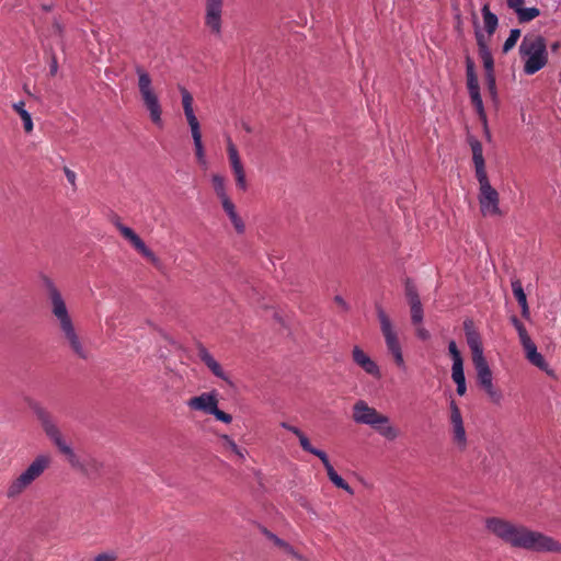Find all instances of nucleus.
I'll list each match as a JSON object with an SVG mask.
<instances>
[{
	"label": "nucleus",
	"instance_id": "nucleus-50",
	"mask_svg": "<svg viewBox=\"0 0 561 561\" xmlns=\"http://www.w3.org/2000/svg\"><path fill=\"white\" fill-rule=\"evenodd\" d=\"M456 386H457V388H456L457 393L459 396H465L466 391H467L466 381L465 382L456 383Z\"/></svg>",
	"mask_w": 561,
	"mask_h": 561
},
{
	"label": "nucleus",
	"instance_id": "nucleus-36",
	"mask_svg": "<svg viewBox=\"0 0 561 561\" xmlns=\"http://www.w3.org/2000/svg\"><path fill=\"white\" fill-rule=\"evenodd\" d=\"M526 358L536 367L539 369L546 371L547 374H550L548 363L543 358V356L537 351H533L529 353Z\"/></svg>",
	"mask_w": 561,
	"mask_h": 561
},
{
	"label": "nucleus",
	"instance_id": "nucleus-38",
	"mask_svg": "<svg viewBox=\"0 0 561 561\" xmlns=\"http://www.w3.org/2000/svg\"><path fill=\"white\" fill-rule=\"evenodd\" d=\"M467 85L468 90H474V88H479L478 79L473 70V64L470 59L467 60Z\"/></svg>",
	"mask_w": 561,
	"mask_h": 561
},
{
	"label": "nucleus",
	"instance_id": "nucleus-26",
	"mask_svg": "<svg viewBox=\"0 0 561 561\" xmlns=\"http://www.w3.org/2000/svg\"><path fill=\"white\" fill-rule=\"evenodd\" d=\"M481 12L483 18L484 31L486 32L485 36L489 39L496 31V27L499 25V19L494 13L490 11V7L488 3H485L482 7Z\"/></svg>",
	"mask_w": 561,
	"mask_h": 561
},
{
	"label": "nucleus",
	"instance_id": "nucleus-35",
	"mask_svg": "<svg viewBox=\"0 0 561 561\" xmlns=\"http://www.w3.org/2000/svg\"><path fill=\"white\" fill-rule=\"evenodd\" d=\"M221 446L234 454L239 459L244 460L245 456L243 450L236 444V442L228 435H221Z\"/></svg>",
	"mask_w": 561,
	"mask_h": 561
},
{
	"label": "nucleus",
	"instance_id": "nucleus-20",
	"mask_svg": "<svg viewBox=\"0 0 561 561\" xmlns=\"http://www.w3.org/2000/svg\"><path fill=\"white\" fill-rule=\"evenodd\" d=\"M352 357L354 363L359 366L368 375L379 378L380 369L375 360L370 358L359 346H354L352 351Z\"/></svg>",
	"mask_w": 561,
	"mask_h": 561
},
{
	"label": "nucleus",
	"instance_id": "nucleus-10",
	"mask_svg": "<svg viewBox=\"0 0 561 561\" xmlns=\"http://www.w3.org/2000/svg\"><path fill=\"white\" fill-rule=\"evenodd\" d=\"M479 182L478 201L480 211L484 217L501 216L500 209V195L499 192L491 185L488 174L476 175Z\"/></svg>",
	"mask_w": 561,
	"mask_h": 561
},
{
	"label": "nucleus",
	"instance_id": "nucleus-14",
	"mask_svg": "<svg viewBox=\"0 0 561 561\" xmlns=\"http://www.w3.org/2000/svg\"><path fill=\"white\" fill-rule=\"evenodd\" d=\"M227 153L231 171L234 175L236 186L239 191L245 192L249 184L247 181L244 165L241 161L237 146L230 138H227Z\"/></svg>",
	"mask_w": 561,
	"mask_h": 561
},
{
	"label": "nucleus",
	"instance_id": "nucleus-1",
	"mask_svg": "<svg viewBox=\"0 0 561 561\" xmlns=\"http://www.w3.org/2000/svg\"><path fill=\"white\" fill-rule=\"evenodd\" d=\"M485 530L494 538L514 549L538 553H560L561 542L524 524L490 516L484 519Z\"/></svg>",
	"mask_w": 561,
	"mask_h": 561
},
{
	"label": "nucleus",
	"instance_id": "nucleus-4",
	"mask_svg": "<svg viewBox=\"0 0 561 561\" xmlns=\"http://www.w3.org/2000/svg\"><path fill=\"white\" fill-rule=\"evenodd\" d=\"M352 419L356 424L370 426L387 440H396L400 435L399 428L392 424L388 415L377 411L364 400L354 403Z\"/></svg>",
	"mask_w": 561,
	"mask_h": 561
},
{
	"label": "nucleus",
	"instance_id": "nucleus-51",
	"mask_svg": "<svg viewBox=\"0 0 561 561\" xmlns=\"http://www.w3.org/2000/svg\"><path fill=\"white\" fill-rule=\"evenodd\" d=\"M57 70H58V64H57L56 58L54 57L50 62V67H49L50 75L55 76L57 73Z\"/></svg>",
	"mask_w": 561,
	"mask_h": 561
},
{
	"label": "nucleus",
	"instance_id": "nucleus-30",
	"mask_svg": "<svg viewBox=\"0 0 561 561\" xmlns=\"http://www.w3.org/2000/svg\"><path fill=\"white\" fill-rule=\"evenodd\" d=\"M512 290H513V294H514L517 302L519 304V306L522 308V314L524 317H528L529 308H528L526 294L524 293L522 283L519 280L512 282Z\"/></svg>",
	"mask_w": 561,
	"mask_h": 561
},
{
	"label": "nucleus",
	"instance_id": "nucleus-7",
	"mask_svg": "<svg viewBox=\"0 0 561 561\" xmlns=\"http://www.w3.org/2000/svg\"><path fill=\"white\" fill-rule=\"evenodd\" d=\"M51 457L48 454H41L11 481L7 490L9 499H15L21 495L44 471L50 466Z\"/></svg>",
	"mask_w": 561,
	"mask_h": 561
},
{
	"label": "nucleus",
	"instance_id": "nucleus-2",
	"mask_svg": "<svg viewBox=\"0 0 561 561\" xmlns=\"http://www.w3.org/2000/svg\"><path fill=\"white\" fill-rule=\"evenodd\" d=\"M31 409L47 439L65 456L72 469L80 471L89 479H96L101 476L103 469L102 461L90 456L81 459L64 435L57 419L48 409L39 403H33Z\"/></svg>",
	"mask_w": 561,
	"mask_h": 561
},
{
	"label": "nucleus",
	"instance_id": "nucleus-16",
	"mask_svg": "<svg viewBox=\"0 0 561 561\" xmlns=\"http://www.w3.org/2000/svg\"><path fill=\"white\" fill-rule=\"evenodd\" d=\"M115 227L117 228L122 237L125 240H127L134 247V249L137 252H139L144 257H146L153 264H157L159 262V259L153 253V251L146 245L142 239L131 228L123 225L119 220L115 221Z\"/></svg>",
	"mask_w": 561,
	"mask_h": 561
},
{
	"label": "nucleus",
	"instance_id": "nucleus-34",
	"mask_svg": "<svg viewBox=\"0 0 561 561\" xmlns=\"http://www.w3.org/2000/svg\"><path fill=\"white\" fill-rule=\"evenodd\" d=\"M515 14L519 23H528L540 15V10L536 7H523Z\"/></svg>",
	"mask_w": 561,
	"mask_h": 561
},
{
	"label": "nucleus",
	"instance_id": "nucleus-32",
	"mask_svg": "<svg viewBox=\"0 0 561 561\" xmlns=\"http://www.w3.org/2000/svg\"><path fill=\"white\" fill-rule=\"evenodd\" d=\"M13 110L20 115L23 121L24 130L31 133L33 130V121L31 114L25 110V103L20 101L13 104Z\"/></svg>",
	"mask_w": 561,
	"mask_h": 561
},
{
	"label": "nucleus",
	"instance_id": "nucleus-27",
	"mask_svg": "<svg viewBox=\"0 0 561 561\" xmlns=\"http://www.w3.org/2000/svg\"><path fill=\"white\" fill-rule=\"evenodd\" d=\"M280 426L289 432H291L299 440L300 447L309 453L312 454L317 448L313 447L307 437V435L298 427L290 425L287 422H282Z\"/></svg>",
	"mask_w": 561,
	"mask_h": 561
},
{
	"label": "nucleus",
	"instance_id": "nucleus-11",
	"mask_svg": "<svg viewBox=\"0 0 561 561\" xmlns=\"http://www.w3.org/2000/svg\"><path fill=\"white\" fill-rule=\"evenodd\" d=\"M187 407L192 410L214 415L216 420L226 424L232 422V416L230 414L218 409V399L215 391L203 392L199 396L191 398L187 401Z\"/></svg>",
	"mask_w": 561,
	"mask_h": 561
},
{
	"label": "nucleus",
	"instance_id": "nucleus-45",
	"mask_svg": "<svg viewBox=\"0 0 561 561\" xmlns=\"http://www.w3.org/2000/svg\"><path fill=\"white\" fill-rule=\"evenodd\" d=\"M413 325L415 328V334L420 340L427 341L431 337L428 330L424 328L423 323Z\"/></svg>",
	"mask_w": 561,
	"mask_h": 561
},
{
	"label": "nucleus",
	"instance_id": "nucleus-17",
	"mask_svg": "<svg viewBox=\"0 0 561 561\" xmlns=\"http://www.w3.org/2000/svg\"><path fill=\"white\" fill-rule=\"evenodd\" d=\"M449 410L450 432L453 440L460 449H465L467 446V434L463 426L460 409L454 400L449 402Z\"/></svg>",
	"mask_w": 561,
	"mask_h": 561
},
{
	"label": "nucleus",
	"instance_id": "nucleus-21",
	"mask_svg": "<svg viewBox=\"0 0 561 561\" xmlns=\"http://www.w3.org/2000/svg\"><path fill=\"white\" fill-rule=\"evenodd\" d=\"M197 355L199 359L205 364V366L219 379L227 381L230 383L229 376L224 370L221 365L216 360V358L209 353V351L199 345L197 348Z\"/></svg>",
	"mask_w": 561,
	"mask_h": 561
},
{
	"label": "nucleus",
	"instance_id": "nucleus-53",
	"mask_svg": "<svg viewBox=\"0 0 561 561\" xmlns=\"http://www.w3.org/2000/svg\"><path fill=\"white\" fill-rule=\"evenodd\" d=\"M483 126H484L485 136H486L488 139H490L491 135H490V131H489V128H488V122L485 124H483Z\"/></svg>",
	"mask_w": 561,
	"mask_h": 561
},
{
	"label": "nucleus",
	"instance_id": "nucleus-39",
	"mask_svg": "<svg viewBox=\"0 0 561 561\" xmlns=\"http://www.w3.org/2000/svg\"><path fill=\"white\" fill-rule=\"evenodd\" d=\"M520 37V30L513 28L510 32V36L506 38L504 45H503V51L508 53L517 43V41Z\"/></svg>",
	"mask_w": 561,
	"mask_h": 561
},
{
	"label": "nucleus",
	"instance_id": "nucleus-33",
	"mask_svg": "<svg viewBox=\"0 0 561 561\" xmlns=\"http://www.w3.org/2000/svg\"><path fill=\"white\" fill-rule=\"evenodd\" d=\"M469 94H470V99H471V102L479 115V118L481 119V122L483 124L486 123V115H485V112H484V106H483V102H482V98L480 95V89L479 88H474V90H469Z\"/></svg>",
	"mask_w": 561,
	"mask_h": 561
},
{
	"label": "nucleus",
	"instance_id": "nucleus-48",
	"mask_svg": "<svg viewBox=\"0 0 561 561\" xmlns=\"http://www.w3.org/2000/svg\"><path fill=\"white\" fill-rule=\"evenodd\" d=\"M115 560H116V556L113 552L100 553L93 559V561H115Z\"/></svg>",
	"mask_w": 561,
	"mask_h": 561
},
{
	"label": "nucleus",
	"instance_id": "nucleus-22",
	"mask_svg": "<svg viewBox=\"0 0 561 561\" xmlns=\"http://www.w3.org/2000/svg\"><path fill=\"white\" fill-rule=\"evenodd\" d=\"M468 346L472 353V360L483 358V348L479 333L473 329L471 321L463 323Z\"/></svg>",
	"mask_w": 561,
	"mask_h": 561
},
{
	"label": "nucleus",
	"instance_id": "nucleus-15",
	"mask_svg": "<svg viewBox=\"0 0 561 561\" xmlns=\"http://www.w3.org/2000/svg\"><path fill=\"white\" fill-rule=\"evenodd\" d=\"M224 0H205V25L215 36L221 35Z\"/></svg>",
	"mask_w": 561,
	"mask_h": 561
},
{
	"label": "nucleus",
	"instance_id": "nucleus-47",
	"mask_svg": "<svg viewBox=\"0 0 561 561\" xmlns=\"http://www.w3.org/2000/svg\"><path fill=\"white\" fill-rule=\"evenodd\" d=\"M523 345V348L525 351L526 356L531 353L533 351L537 350L536 344L531 341V339H527L523 342H520Z\"/></svg>",
	"mask_w": 561,
	"mask_h": 561
},
{
	"label": "nucleus",
	"instance_id": "nucleus-23",
	"mask_svg": "<svg viewBox=\"0 0 561 561\" xmlns=\"http://www.w3.org/2000/svg\"><path fill=\"white\" fill-rule=\"evenodd\" d=\"M179 90L181 92L182 106H183L184 115H185V118L190 126V129L192 130V129L201 128L199 122L194 113V108H193L194 100H193L192 94L184 87H179Z\"/></svg>",
	"mask_w": 561,
	"mask_h": 561
},
{
	"label": "nucleus",
	"instance_id": "nucleus-37",
	"mask_svg": "<svg viewBox=\"0 0 561 561\" xmlns=\"http://www.w3.org/2000/svg\"><path fill=\"white\" fill-rule=\"evenodd\" d=\"M482 390L488 394L489 399L495 403V404H500L503 400V393L502 391L496 388L493 382L491 383H488L485 386H482L481 387Z\"/></svg>",
	"mask_w": 561,
	"mask_h": 561
},
{
	"label": "nucleus",
	"instance_id": "nucleus-54",
	"mask_svg": "<svg viewBox=\"0 0 561 561\" xmlns=\"http://www.w3.org/2000/svg\"><path fill=\"white\" fill-rule=\"evenodd\" d=\"M559 47H560L559 42H556V43H553V44L551 45V50H552V51H557V50L559 49Z\"/></svg>",
	"mask_w": 561,
	"mask_h": 561
},
{
	"label": "nucleus",
	"instance_id": "nucleus-43",
	"mask_svg": "<svg viewBox=\"0 0 561 561\" xmlns=\"http://www.w3.org/2000/svg\"><path fill=\"white\" fill-rule=\"evenodd\" d=\"M262 534L266 537V539L271 540L276 547H278L279 549L284 546L285 543V540L280 539L279 537H277L275 534H273L272 531L267 530L266 528H262Z\"/></svg>",
	"mask_w": 561,
	"mask_h": 561
},
{
	"label": "nucleus",
	"instance_id": "nucleus-5",
	"mask_svg": "<svg viewBox=\"0 0 561 561\" xmlns=\"http://www.w3.org/2000/svg\"><path fill=\"white\" fill-rule=\"evenodd\" d=\"M519 55L524 61V72L534 75L548 62L546 41L537 34H527L519 45Z\"/></svg>",
	"mask_w": 561,
	"mask_h": 561
},
{
	"label": "nucleus",
	"instance_id": "nucleus-29",
	"mask_svg": "<svg viewBox=\"0 0 561 561\" xmlns=\"http://www.w3.org/2000/svg\"><path fill=\"white\" fill-rule=\"evenodd\" d=\"M211 185H213L216 196L220 199L221 205L226 204V202L231 201L227 194L226 180L222 175L213 174L211 175Z\"/></svg>",
	"mask_w": 561,
	"mask_h": 561
},
{
	"label": "nucleus",
	"instance_id": "nucleus-12",
	"mask_svg": "<svg viewBox=\"0 0 561 561\" xmlns=\"http://www.w3.org/2000/svg\"><path fill=\"white\" fill-rule=\"evenodd\" d=\"M472 22L474 26V35L479 47V55L482 60L483 67L486 70L488 84L491 93H495V80L493 77V57L488 46V38L481 32L478 23L477 14L472 13Z\"/></svg>",
	"mask_w": 561,
	"mask_h": 561
},
{
	"label": "nucleus",
	"instance_id": "nucleus-46",
	"mask_svg": "<svg viewBox=\"0 0 561 561\" xmlns=\"http://www.w3.org/2000/svg\"><path fill=\"white\" fill-rule=\"evenodd\" d=\"M525 0H506L507 7L516 13L524 7Z\"/></svg>",
	"mask_w": 561,
	"mask_h": 561
},
{
	"label": "nucleus",
	"instance_id": "nucleus-42",
	"mask_svg": "<svg viewBox=\"0 0 561 561\" xmlns=\"http://www.w3.org/2000/svg\"><path fill=\"white\" fill-rule=\"evenodd\" d=\"M285 553L290 556L291 558L298 561H308L302 554L295 550V548L285 541L284 546L280 548Z\"/></svg>",
	"mask_w": 561,
	"mask_h": 561
},
{
	"label": "nucleus",
	"instance_id": "nucleus-44",
	"mask_svg": "<svg viewBox=\"0 0 561 561\" xmlns=\"http://www.w3.org/2000/svg\"><path fill=\"white\" fill-rule=\"evenodd\" d=\"M513 322L518 332L520 342L530 337L526 331V328L524 327V324L520 321H518L516 318H514Z\"/></svg>",
	"mask_w": 561,
	"mask_h": 561
},
{
	"label": "nucleus",
	"instance_id": "nucleus-19",
	"mask_svg": "<svg viewBox=\"0 0 561 561\" xmlns=\"http://www.w3.org/2000/svg\"><path fill=\"white\" fill-rule=\"evenodd\" d=\"M311 455L318 457L321 460V462L323 463V466L327 470L330 481L336 488H340V489L346 491L348 494L354 493V491L350 486V484L347 482H345L344 479L336 473V471L334 470V468L332 467V465L329 460L328 455L323 450L317 448Z\"/></svg>",
	"mask_w": 561,
	"mask_h": 561
},
{
	"label": "nucleus",
	"instance_id": "nucleus-28",
	"mask_svg": "<svg viewBox=\"0 0 561 561\" xmlns=\"http://www.w3.org/2000/svg\"><path fill=\"white\" fill-rule=\"evenodd\" d=\"M221 206H222L225 213L227 214V216L229 217L231 224L233 225L236 231L238 233H243L245 230V225H244L243 220L241 219V217L238 215V213L236 210V206L232 203V201L226 202V204H224Z\"/></svg>",
	"mask_w": 561,
	"mask_h": 561
},
{
	"label": "nucleus",
	"instance_id": "nucleus-24",
	"mask_svg": "<svg viewBox=\"0 0 561 561\" xmlns=\"http://www.w3.org/2000/svg\"><path fill=\"white\" fill-rule=\"evenodd\" d=\"M468 141L472 151V161L474 164L476 175L485 174L486 170L481 142L474 137H469Z\"/></svg>",
	"mask_w": 561,
	"mask_h": 561
},
{
	"label": "nucleus",
	"instance_id": "nucleus-49",
	"mask_svg": "<svg viewBox=\"0 0 561 561\" xmlns=\"http://www.w3.org/2000/svg\"><path fill=\"white\" fill-rule=\"evenodd\" d=\"M64 172H65V175H66L68 182L72 186H75L76 185V179H77L76 173L72 170H70L69 168H67V167L64 168Z\"/></svg>",
	"mask_w": 561,
	"mask_h": 561
},
{
	"label": "nucleus",
	"instance_id": "nucleus-18",
	"mask_svg": "<svg viewBox=\"0 0 561 561\" xmlns=\"http://www.w3.org/2000/svg\"><path fill=\"white\" fill-rule=\"evenodd\" d=\"M404 291L410 306L412 324L423 323L424 310L422 307V302L420 300L416 286L410 279L405 282Z\"/></svg>",
	"mask_w": 561,
	"mask_h": 561
},
{
	"label": "nucleus",
	"instance_id": "nucleus-6",
	"mask_svg": "<svg viewBox=\"0 0 561 561\" xmlns=\"http://www.w3.org/2000/svg\"><path fill=\"white\" fill-rule=\"evenodd\" d=\"M51 457L48 454H41L11 481L7 490L9 499H15L21 495L44 471L50 466Z\"/></svg>",
	"mask_w": 561,
	"mask_h": 561
},
{
	"label": "nucleus",
	"instance_id": "nucleus-9",
	"mask_svg": "<svg viewBox=\"0 0 561 561\" xmlns=\"http://www.w3.org/2000/svg\"><path fill=\"white\" fill-rule=\"evenodd\" d=\"M377 317L380 323V330L385 337V343L388 353L393 357L394 363L398 367L404 368L405 363L402 354L401 344L399 342L398 333L394 330L392 322L386 311L377 306Z\"/></svg>",
	"mask_w": 561,
	"mask_h": 561
},
{
	"label": "nucleus",
	"instance_id": "nucleus-40",
	"mask_svg": "<svg viewBox=\"0 0 561 561\" xmlns=\"http://www.w3.org/2000/svg\"><path fill=\"white\" fill-rule=\"evenodd\" d=\"M451 378L455 383L465 382L466 377L463 373V363L453 364L451 366Z\"/></svg>",
	"mask_w": 561,
	"mask_h": 561
},
{
	"label": "nucleus",
	"instance_id": "nucleus-52",
	"mask_svg": "<svg viewBox=\"0 0 561 561\" xmlns=\"http://www.w3.org/2000/svg\"><path fill=\"white\" fill-rule=\"evenodd\" d=\"M335 302L341 306L344 310H347L348 309V305L346 304V301H344V299L340 296H336L335 297Z\"/></svg>",
	"mask_w": 561,
	"mask_h": 561
},
{
	"label": "nucleus",
	"instance_id": "nucleus-8",
	"mask_svg": "<svg viewBox=\"0 0 561 561\" xmlns=\"http://www.w3.org/2000/svg\"><path fill=\"white\" fill-rule=\"evenodd\" d=\"M135 72L138 78L137 87L144 105L149 112L151 122L158 126H162V110L158 94L153 89L150 73L140 65L135 67Z\"/></svg>",
	"mask_w": 561,
	"mask_h": 561
},
{
	"label": "nucleus",
	"instance_id": "nucleus-41",
	"mask_svg": "<svg viewBox=\"0 0 561 561\" xmlns=\"http://www.w3.org/2000/svg\"><path fill=\"white\" fill-rule=\"evenodd\" d=\"M448 352H449V354L451 356L453 364H461V363H463L461 354H460V352H459L455 341H450L449 342V344H448Z\"/></svg>",
	"mask_w": 561,
	"mask_h": 561
},
{
	"label": "nucleus",
	"instance_id": "nucleus-25",
	"mask_svg": "<svg viewBox=\"0 0 561 561\" xmlns=\"http://www.w3.org/2000/svg\"><path fill=\"white\" fill-rule=\"evenodd\" d=\"M472 362L477 370V380L480 387L493 382L492 371L486 359L483 357Z\"/></svg>",
	"mask_w": 561,
	"mask_h": 561
},
{
	"label": "nucleus",
	"instance_id": "nucleus-3",
	"mask_svg": "<svg viewBox=\"0 0 561 561\" xmlns=\"http://www.w3.org/2000/svg\"><path fill=\"white\" fill-rule=\"evenodd\" d=\"M45 285L49 310L62 344L75 356L81 359H88L90 351L80 329L70 313L62 293L50 279H47Z\"/></svg>",
	"mask_w": 561,
	"mask_h": 561
},
{
	"label": "nucleus",
	"instance_id": "nucleus-13",
	"mask_svg": "<svg viewBox=\"0 0 561 561\" xmlns=\"http://www.w3.org/2000/svg\"><path fill=\"white\" fill-rule=\"evenodd\" d=\"M227 153L231 171L234 175L236 186L239 191L245 192L249 184L247 181L244 165L241 161L237 146L230 138H227Z\"/></svg>",
	"mask_w": 561,
	"mask_h": 561
},
{
	"label": "nucleus",
	"instance_id": "nucleus-31",
	"mask_svg": "<svg viewBox=\"0 0 561 561\" xmlns=\"http://www.w3.org/2000/svg\"><path fill=\"white\" fill-rule=\"evenodd\" d=\"M191 134H192V138L194 141L195 156L199 163L205 164L206 157H205V150H204V145H203V140H202L201 128L192 129Z\"/></svg>",
	"mask_w": 561,
	"mask_h": 561
}]
</instances>
